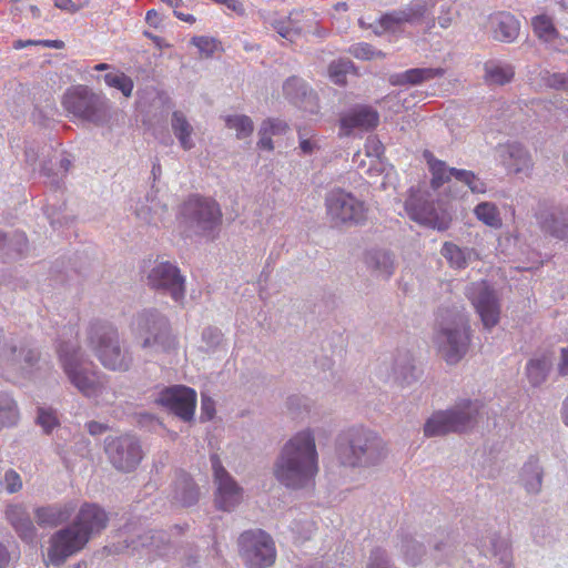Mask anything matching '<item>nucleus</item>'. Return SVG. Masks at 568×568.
Wrapping results in <instances>:
<instances>
[{"instance_id":"nucleus-35","label":"nucleus","mask_w":568,"mask_h":568,"mask_svg":"<svg viewBox=\"0 0 568 568\" xmlns=\"http://www.w3.org/2000/svg\"><path fill=\"white\" fill-rule=\"evenodd\" d=\"M134 214L146 224L158 225L160 222L164 221L168 214V206L159 201L151 192L145 196V202L136 205Z\"/></svg>"},{"instance_id":"nucleus-61","label":"nucleus","mask_w":568,"mask_h":568,"mask_svg":"<svg viewBox=\"0 0 568 568\" xmlns=\"http://www.w3.org/2000/svg\"><path fill=\"white\" fill-rule=\"evenodd\" d=\"M291 530L294 534H298L297 539L304 541L311 538L313 531V524L310 521L302 523L300 520H295L291 524Z\"/></svg>"},{"instance_id":"nucleus-14","label":"nucleus","mask_w":568,"mask_h":568,"mask_svg":"<svg viewBox=\"0 0 568 568\" xmlns=\"http://www.w3.org/2000/svg\"><path fill=\"white\" fill-rule=\"evenodd\" d=\"M40 359V352L24 342L7 337L0 328V369L6 374L26 376L32 372Z\"/></svg>"},{"instance_id":"nucleus-53","label":"nucleus","mask_w":568,"mask_h":568,"mask_svg":"<svg viewBox=\"0 0 568 568\" xmlns=\"http://www.w3.org/2000/svg\"><path fill=\"white\" fill-rule=\"evenodd\" d=\"M0 486L9 494L17 493L22 487L20 475L13 469H7L0 479Z\"/></svg>"},{"instance_id":"nucleus-47","label":"nucleus","mask_w":568,"mask_h":568,"mask_svg":"<svg viewBox=\"0 0 568 568\" xmlns=\"http://www.w3.org/2000/svg\"><path fill=\"white\" fill-rule=\"evenodd\" d=\"M402 550L406 562L413 566L419 564L425 555V547L410 536L402 537Z\"/></svg>"},{"instance_id":"nucleus-36","label":"nucleus","mask_w":568,"mask_h":568,"mask_svg":"<svg viewBox=\"0 0 568 568\" xmlns=\"http://www.w3.org/2000/svg\"><path fill=\"white\" fill-rule=\"evenodd\" d=\"M544 469L539 459L531 455L520 470V483L528 494L537 495L541 490Z\"/></svg>"},{"instance_id":"nucleus-48","label":"nucleus","mask_w":568,"mask_h":568,"mask_svg":"<svg viewBox=\"0 0 568 568\" xmlns=\"http://www.w3.org/2000/svg\"><path fill=\"white\" fill-rule=\"evenodd\" d=\"M225 125L236 131V138L242 140L250 136L254 130L253 121L247 115H227Z\"/></svg>"},{"instance_id":"nucleus-28","label":"nucleus","mask_w":568,"mask_h":568,"mask_svg":"<svg viewBox=\"0 0 568 568\" xmlns=\"http://www.w3.org/2000/svg\"><path fill=\"white\" fill-rule=\"evenodd\" d=\"M405 210L413 221L435 226L437 212L434 203L425 194L412 191L405 201Z\"/></svg>"},{"instance_id":"nucleus-12","label":"nucleus","mask_w":568,"mask_h":568,"mask_svg":"<svg viewBox=\"0 0 568 568\" xmlns=\"http://www.w3.org/2000/svg\"><path fill=\"white\" fill-rule=\"evenodd\" d=\"M326 216L333 227H352L366 221L365 203L341 187L325 195Z\"/></svg>"},{"instance_id":"nucleus-29","label":"nucleus","mask_w":568,"mask_h":568,"mask_svg":"<svg viewBox=\"0 0 568 568\" xmlns=\"http://www.w3.org/2000/svg\"><path fill=\"white\" fill-rule=\"evenodd\" d=\"M364 263L373 276L388 280L395 272V254L382 247H374L366 251Z\"/></svg>"},{"instance_id":"nucleus-24","label":"nucleus","mask_w":568,"mask_h":568,"mask_svg":"<svg viewBox=\"0 0 568 568\" xmlns=\"http://www.w3.org/2000/svg\"><path fill=\"white\" fill-rule=\"evenodd\" d=\"M72 166V159L69 153L61 151L48 155L40 165V176L53 191H61L64 187V179Z\"/></svg>"},{"instance_id":"nucleus-57","label":"nucleus","mask_w":568,"mask_h":568,"mask_svg":"<svg viewBox=\"0 0 568 568\" xmlns=\"http://www.w3.org/2000/svg\"><path fill=\"white\" fill-rule=\"evenodd\" d=\"M320 144L316 139L307 138L301 130H298V149L302 155H312L320 150Z\"/></svg>"},{"instance_id":"nucleus-51","label":"nucleus","mask_w":568,"mask_h":568,"mask_svg":"<svg viewBox=\"0 0 568 568\" xmlns=\"http://www.w3.org/2000/svg\"><path fill=\"white\" fill-rule=\"evenodd\" d=\"M37 424L45 434H50L58 425L57 412L52 408L39 407L37 414Z\"/></svg>"},{"instance_id":"nucleus-62","label":"nucleus","mask_w":568,"mask_h":568,"mask_svg":"<svg viewBox=\"0 0 568 568\" xmlns=\"http://www.w3.org/2000/svg\"><path fill=\"white\" fill-rule=\"evenodd\" d=\"M215 415V403L214 400L207 396L202 394L201 397V420H211Z\"/></svg>"},{"instance_id":"nucleus-17","label":"nucleus","mask_w":568,"mask_h":568,"mask_svg":"<svg viewBox=\"0 0 568 568\" xmlns=\"http://www.w3.org/2000/svg\"><path fill=\"white\" fill-rule=\"evenodd\" d=\"M427 13V3L423 0H414L403 8L383 13L375 22L373 32L376 36L385 33H400L403 26H416L420 23Z\"/></svg>"},{"instance_id":"nucleus-33","label":"nucleus","mask_w":568,"mask_h":568,"mask_svg":"<svg viewBox=\"0 0 568 568\" xmlns=\"http://www.w3.org/2000/svg\"><path fill=\"white\" fill-rule=\"evenodd\" d=\"M28 251V239L24 233L0 230V261L9 262L22 257Z\"/></svg>"},{"instance_id":"nucleus-5","label":"nucleus","mask_w":568,"mask_h":568,"mask_svg":"<svg viewBox=\"0 0 568 568\" xmlns=\"http://www.w3.org/2000/svg\"><path fill=\"white\" fill-rule=\"evenodd\" d=\"M119 540L104 547L108 554H139L144 551L150 559H166L173 551L170 534L149 529L139 518L128 520L118 531Z\"/></svg>"},{"instance_id":"nucleus-43","label":"nucleus","mask_w":568,"mask_h":568,"mask_svg":"<svg viewBox=\"0 0 568 568\" xmlns=\"http://www.w3.org/2000/svg\"><path fill=\"white\" fill-rule=\"evenodd\" d=\"M102 78L109 88L119 90L125 98H130L132 95L134 82L124 72L119 70L115 72H108Z\"/></svg>"},{"instance_id":"nucleus-26","label":"nucleus","mask_w":568,"mask_h":568,"mask_svg":"<svg viewBox=\"0 0 568 568\" xmlns=\"http://www.w3.org/2000/svg\"><path fill=\"white\" fill-rule=\"evenodd\" d=\"M6 519L19 538L32 544L37 538V528L28 509L22 504L9 505L6 509Z\"/></svg>"},{"instance_id":"nucleus-2","label":"nucleus","mask_w":568,"mask_h":568,"mask_svg":"<svg viewBox=\"0 0 568 568\" xmlns=\"http://www.w3.org/2000/svg\"><path fill=\"white\" fill-rule=\"evenodd\" d=\"M59 364L69 383L84 397L100 403H109L114 397L108 385V376L89 361L78 341L57 342Z\"/></svg>"},{"instance_id":"nucleus-21","label":"nucleus","mask_w":568,"mask_h":568,"mask_svg":"<svg viewBox=\"0 0 568 568\" xmlns=\"http://www.w3.org/2000/svg\"><path fill=\"white\" fill-rule=\"evenodd\" d=\"M469 298L484 329L489 332L500 320V303L495 290L486 283L475 284L470 288Z\"/></svg>"},{"instance_id":"nucleus-10","label":"nucleus","mask_w":568,"mask_h":568,"mask_svg":"<svg viewBox=\"0 0 568 568\" xmlns=\"http://www.w3.org/2000/svg\"><path fill=\"white\" fill-rule=\"evenodd\" d=\"M62 105L74 118L98 126L106 124L111 119L110 100L87 85L69 88L63 94Z\"/></svg>"},{"instance_id":"nucleus-37","label":"nucleus","mask_w":568,"mask_h":568,"mask_svg":"<svg viewBox=\"0 0 568 568\" xmlns=\"http://www.w3.org/2000/svg\"><path fill=\"white\" fill-rule=\"evenodd\" d=\"M171 128L180 146L184 151H190L195 146L193 140L194 128L182 111H173L171 115Z\"/></svg>"},{"instance_id":"nucleus-22","label":"nucleus","mask_w":568,"mask_h":568,"mask_svg":"<svg viewBox=\"0 0 568 568\" xmlns=\"http://www.w3.org/2000/svg\"><path fill=\"white\" fill-rule=\"evenodd\" d=\"M379 374L386 382L399 387L410 386L418 378L414 357L406 348L396 349L390 362L384 365Z\"/></svg>"},{"instance_id":"nucleus-58","label":"nucleus","mask_w":568,"mask_h":568,"mask_svg":"<svg viewBox=\"0 0 568 568\" xmlns=\"http://www.w3.org/2000/svg\"><path fill=\"white\" fill-rule=\"evenodd\" d=\"M191 42L206 57H211L216 50V41L210 37H193Z\"/></svg>"},{"instance_id":"nucleus-18","label":"nucleus","mask_w":568,"mask_h":568,"mask_svg":"<svg viewBox=\"0 0 568 568\" xmlns=\"http://www.w3.org/2000/svg\"><path fill=\"white\" fill-rule=\"evenodd\" d=\"M534 216L541 232L558 240L568 239V206L549 200H540Z\"/></svg>"},{"instance_id":"nucleus-60","label":"nucleus","mask_w":568,"mask_h":568,"mask_svg":"<svg viewBox=\"0 0 568 568\" xmlns=\"http://www.w3.org/2000/svg\"><path fill=\"white\" fill-rule=\"evenodd\" d=\"M261 126L272 135L284 134L288 129L286 122L278 119H266L262 122Z\"/></svg>"},{"instance_id":"nucleus-40","label":"nucleus","mask_w":568,"mask_h":568,"mask_svg":"<svg viewBox=\"0 0 568 568\" xmlns=\"http://www.w3.org/2000/svg\"><path fill=\"white\" fill-rule=\"evenodd\" d=\"M19 408L14 398L7 392H0V430L17 425Z\"/></svg>"},{"instance_id":"nucleus-23","label":"nucleus","mask_w":568,"mask_h":568,"mask_svg":"<svg viewBox=\"0 0 568 568\" xmlns=\"http://www.w3.org/2000/svg\"><path fill=\"white\" fill-rule=\"evenodd\" d=\"M378 123V111L367 104H356L339 118V128L347 135L354 130L373 131L377 128Z\"/></svg>"},{"instance_id":"nucleus-30","label":"nucleus","mask_w":568,"mask_h":568,"mask_svg":"<svg viewBox=\"0 0 568 568\" xmlns=\"http://www.w3.org/2000/svg\"><path fill=\"white\" fill-rule=\"evenodd\" d=\"M478 550L484 556H493L498 559L501 568H514L513 567V552L510 544L507 539L501 538L496 532H491L486 537H483L477 545Z\"/></svg>"},{"instance_id":"nucleus-25","label":"nucleus","mask_w":568,"mask_h":568,"mask_svg":"<svg viewBox=\"0 0 568 568\" xmlns=\"http://www.w3.org/2000/svg\"><path fill=\"white\" fill-rule=\"evenodd\" d=\"M487 28L494 40L511 43L519 36L520 22L514 14L499 11L488 17Z\"/></svg>"},{"instance_id":"nucleus-6","label":"nucleus","mask_w":568,"mask_h":568,"mask_svg":"<svg viewBox=\"0 0 568 568\" xmlns=\"http://www.w3.org/2000/svg\"><path fill=\"white\" fill-rule=\"evenodd\" d=\"M336 456L347 467H372L386 456V447L379 435L365 427H351L336 439Z\"/></svg>"},{"instance_id":"nucleus-64","label":"nucleus","mask_w":568,"mask_h":568,"mask_svg":"<svg viewBox=\"0 0 568 568\" xmlns=\"http://www.w3.org/2000/svg\"><path fill=\"white\" fill-rule=\"evenodd\" d=\"M568 83V74L552 73L547 78V84L554 89H564Z\"/></svg>"},{"instance_id":"nucleus-44","label":"nucleus","mask_w":568,"mask_h":568,"mask_svg":"<svg viewBox=\"0 0 568 568\" xmlns=\"http://www.w3.org/2000/svg\"><path fill=\"white\" fill-rule=\"evenodd\" d=\"M549 373L548 362L544 358H532L526 365V374L529 383L534 387L540 386Z\"/></svg>"},{"instance_id":"nucleus-27","label":"nucleus","mask_w":568,"mask_h":568,"mask_svg":"<svg viewBox=\"0 0 568 568\" xmlns=\"http://www.w3.org/2000/svg\"><path fill=\"white\" fill-rule=\"evenodd\" d=\"M171 499L182 507L194 506L200 498V488L185 471H178L171 485Z\"/></svg>"},{"instance_id":"nucleus-9","label":"nucleus","mask_w":568,"mask_h":568,"mask_svg":"<svg viewBox=\"0 0 568 568\" xmlns=\"http://www.w3.org/2000/svg\"><path fill=\"white\" fill-rule=\"evenodd\" d=\"M481 408L479 400L460 399L453 407L434 412L424 424L426 437L464 433L475 427Z\"/></svg>"},{"instance_id":"nucleus-45","label":"nucleus","mask_w":568,"mask_h":568,"mask_svg":"<svg viewBox=\"0 0 568 568\" xmlns=\"http://www.w3.org/2000/svg\"><path fill=\"white\" fill-rule=\"evenodd\" d=\"M453 178L468 186V189L475 194L485 193L487 190V185L478 175H476L473 171L464 170V169H452Z\"/></svg>"},{"instance_id":"nucleus-55","label":"nucleus","mask_w":568,"mask_h":568,"mask_svg":"<svg viewBox=\"0 0 568 568\" xmlns=\"http://www.w3.org/2000/svg\"><path fill=\"white\" fill-rule=\"evenodd\" d=\"M367 568H395L390 562L387 552L382 548H374L371 551Z\"/></svg>"},{"instance_id":"nucleus-1","label":"nucleus","mask_w":568,"mask_h":568,"mask_svg":"<svg viewBox=\"0 0 568 568\" xmlns=\"http://www.w3.org/2000/svg\"><path fill=\"white\" fill-rule=\"evenodd\" d=\"M317 473L315 437L312 429L307 428L284 444L274 463V476L287 488L302 489L314 483Z\"/></svg>"},{"instance_id":"nucleus-52","label":"nucleus","mask_w":568,"mask_h":568,"mask_svg":"<svg viewBox=\"0 0 568 568\" xmlns=\"http://www.w3.org/2000/svg\"><path fill=\"white\" fill-rule=\"evenodd\" d=\"M353 67L351 61H337L329 64V77L336 84H344L346 81V73Z\"/></svg>"},{"instance_id":"nucleus-34","label":"nucleus","mask_w":568,"mask_h":568,"mask_svg":"<svg viewBox=\"0 0 568 568\" xmlns=\"http://www.w3.org/2000/svg\"><path fill=\"white\" fill-rule=\"evenodd\" d=\"M445 73L442 68H413L404 72L392 74L389 82L393 85H418L426 81L440 78Z\"/></svg>"},{"instance_id":"nucleus-3","label":"nucleus","mask_w":568,"mask_h":568,"mask_svg":"<svg viewBox=\"0 0 568 568\" xmlns=\"http://www.w3.org/2000/svg\"><path fill=\"white\" fill-rule=\"evenodd\" d=\"M108 521V514L99 505L83 504L73 523L51 536L49 561L53 566H61L67 558L81 550L93 536L101 534Z\"/></svg>"},{"instance_id":"nucleus-20","label":"nucleus","mask_w":568,"mask_h":568,"mask_svg":"<svg viewBox=\"0 0 568 568\" xmlns=\"http://www.w3.org/2000/svg\"><path fill=\"white\" fill-rule=\"evenodd\" d=\"M156 403L182 420L190 422L194 417L196 392L184 385H173L159 393Z\"/></svg>"},{"instance_id":"nucleus-15","label":"nucleus","mask_w":568,"mask_h":568,"mask_svg":"<svg viewBox=\"0 0 568 568\" xmlns=\"http://www.w3.org/2000/svg\"><path fill=\"white\" fill-rule=\"evenodd\" d=\"M150 288L170 296L175 303L183 304L185 298V277L179 266L170 261H155L148 273Z\"/></svg>"},{"instance_id":"nucleus-59","label":"nucleus","mask_w":568,"mask_h":568,"mask_svg":"<svg viewBox=\"0 0 568 568\" xmlns=\"http://www.w3.org/2000/svg\"><path fill=\"white\" fill-rule=\"evenodd\" d=\"M272 28L282 38L290 41H293L294 37L297 34V31L294 28H292L290 20H274L272 22Z\"/></svg>"},{"instance_id":"nucleus-13","label":"nucleus","mask_w":568,"mask_h":568,"mask_svg":"<svg viewBox=\"0 0 568 568\" xmlns=\"http://www.w3.org/2000/svg\"><path fill=\"white\" fill-rule=\"evenodd\" d=\"M239 555L246 568H270L276 560L272 537L262 529L245 530L237 539Z\"/></svg>"},{"instance_id":"nucleus-7","label":"nucleus","mask_w":568,"mask_h":568,"mask_svg":"<svg viewBox=\"0 0 568 568\" xmlns=\"http://www.w3.org/2000/svg\"><path fill=\"white\" fill-rule=\"evenodd\" d=\"M89 347L101 365L113 372H128L133 365L130 348L122 344L118 329L109 324L95 322L88 333Z\"/></svg>"},{"instance_id":"nucleus-38","label":"nucleus","mask_w":568,"mask_h":568,"mask_svg":"<svg viewBox=\"0 0 568 568\" xmlns=\"http://www.w3.org/2000/svg\"><path fill=\"white\" fill-rule=\"evenodd\" d=\"M484 71V80L488 85H505L515 77V68L510 63L497 60L485 62Z\"/></svg>"},{"instance_id":"nucleus-4","label":"nucleus","mask_w":568,"mask_h":568,"mask_svg":"<svg viewBox=\"0 0 568 568\" xmlns=\"http://www.w3.org/2000/svg\"><path fill=\"white\" fill-rule=\"evenodd\" d=\"M470 325L464 310L439 307L436 313L434 342L443 358L449 365L459 363L470 345Z\"/></svg>"},{"instance_id":"nucleus-11","label":"nucleus","mask_w":568,"mask_h":568,"mask_svg":"<svg viewBox=\"0 0 568 568\" xmlns=\"http://www.w3.org/2000/svg\"><path fill=\"white\" fill-rule=\"evenodd\" d=\"M134 329L142 339L141 347L151 354L169 353L175 348L169 320L158 310L149 308L138 313Z\"/></svg>"},{"instance_id":"nucleus-63","label":"nucleus","mask_w":568,"mask_h":568,"mask_svg":"<svg viewBox=\"0 0 568 568\" xmlns=\"http://www.w3.org/2000/svg\"><path fill=\"white\" fill-rule=\"evenodd\" d=\"M352 53L357 59L369 60L375 54V49L368 43H357L352 48Z\"/></svg>"},{"instance_id":"nucleus-19","label":"nucleus","mask_w":568,"mask_h":568,"mask_svg":"<svg viewBox=\"0 0 568 568\" xmlns=\"http://www.w3.org/2000/svg\"><path fill=\"white\" fill-rule=\"evenodd\" d=\"M210 462L216 484V506L224 511H232L241 503L243 489L224 468L216 454L211 455Z\"/></svg>"},{"instance_id":"nucleus-46","label":"nucleus","mask_w":568,"mask_h":568,"mask_svg":"<svg viewBox=\"0 0 568 568\" xmlns=\"http://www.w3.org/2000/svg\"><path fill=\"white\" fill-rule=\"evenodd\" d=\"M531 26L536 36L546 41H552L557 38L558 31L552 22V19L547 14H539L532 18Z\"/></svg>"},{"instance_id":"nucleus-31","label":"nucleus","mask_w":568,"mask_h":568,"mask_svg":"<svg viewBox=\"0 0 568 568\" xmlns=\"http://www.w3.org/2000/svg\"><path fill=\"white\" fill-rule=\"evenodd\" d=\"M501 163L515 173H525L531 169L529 152L518 142L507 143L498 148Z\"/></svg>"},{"instance_id":"nucleus-49","label":"nucleus","mask_w":568,"mask_h":568,"mask_svg":"<svg viewBox=\"0 0 568 568\" xmlns=\"http://www.w3.org/2000/svg\"><path fill=\"white\" fill-rule=\"evenodd\" d=\"M202 343L204 344L201 348L205 353H214L223 343V333L220 328L214 326H207L203 328L201 334Z\"/></svg>"},{"instance_id":"nucleus-50","label":"nucleus","mask_w":568,"mask_h":568,"mask_svg":"<svg viewBox=\"0 0 568 568\" xmlns=\"http://www.w3.org/2000/svg\"><path fill=\"white\" fill-rule=\"evenodd\" d=\"M442 254L455 268H464L467 265L466 252L456 244L445 243Z\"/></svg>"},{"instance_id":"nucleus-56","label":"nucleus","mask_w":568,"mask_h":568,"mask_svg":"<svg viewBox=\"0 0 568 568\" xmlns=\"http://www.w3.org/2000/svg\"><path fill=\"white\" fill-rule=\"evenodd\" d=\"M455 14H456V10H455L454 3L450 2L449 0L443 1L439 6V11H438V17H437L438 24L442 28L447 29L452 24Z\"/></svg>"},{"instance_id":"nucleus-41","label":"nucleus","mask_w":568,"mask_h":568,"mask_svg":"<svg viewBox=\"0 0 568 568\" xmlns=\"http://www.w3.org/2000/svg\"><path fill=\"white\" fill-rule=\"evenodd\" d=\"M424 155L433 175L430 184L434 189H438L450 181L453 168H448L444 161L435 159L430 152H425Z\"/></svg>"},{"instance_id":"nucleus-42","label":"nucleus","mask_w":568,"mask_h":568,"mask_svg":"<svg viewBox=\"0 0 568 568\" xmlns=\"http://www.w3.org/2000/svg\"><path fill=\"white\" fill-rule=\"evenodd\" d=\"M474 214L485 225L499 229L503 225L498 207L493 202H480L474 209Z\"/></svg>"},{"instance_id":"nucleus-54","label":"nucleus","mask_w":568,"mask_h":568,"mask_svg":"<svg viewBox=\"0 0 568 568\" xmlns=\"http://www.w3.org/2000/svg\"><path fill=\"white\" fill-rule=\"evenodd\" d=\"M45 145H41L37 141L26 142L24 145V162L32 168V170H36V164L39 158V154L44 155Z\"/></svg>"},{"instance_id":"nucleus-32","label":"nucleus","mask_w":568,"mask_h":568,"mask_svg":"<svg viewBox=\"0 0 568 568\" xmlns=\"http://www.w3.org/2000/svg\"><path fill=\"white\" fill-rule=\"evenodd\" d=\"M75 507L73 501L38 507L34 510L36 520L40 527H57L71 518Z\"/></svg>"},{"instance_id":"nucleus-8","label":"nucleus","mask_w":568,"mask_h":568,"mask_svg":"<svg viewBox=\"0 0 568 568\" xmlns=\"http://www.w3.org/2000/svg\"><path fill=\"white\" fill-rule=\"evenodd\" d=\"M222 210L212 197L190 195L181 205L179 221L190 235L214 240L222 225Z\"/></svg>"},{"instance_id":"nucleus-16","label":"nucleus","mask_w":568,"mask_h":568,"mask_svg":"<svg viewBox=\"0 0 568 568\" xmlns=\"http://www.w3.org/2000/svg\"><path fill=\"white\" fill-rule=\"evenodd\" d=\"M104 452L110 464L119 471H133L143 458L140 440L134 435L125 434L104 439Z\"/></svg>"},{"instance_id":"nucleus-39","label":"nucleus","mask_w":568,"mask_h":568,"mask_svg":"<svg viewBox=\"0 0 568 568\" xmlns=\"http://www.w3.org/2000/svg\"><path fill=\"white\" fill-rule=\"evenodd\" d=\"M284 95L295 105L303 106V102L312 97L306 82L298 77H290L283 84Z\"/></svg>"}]
</instances>
